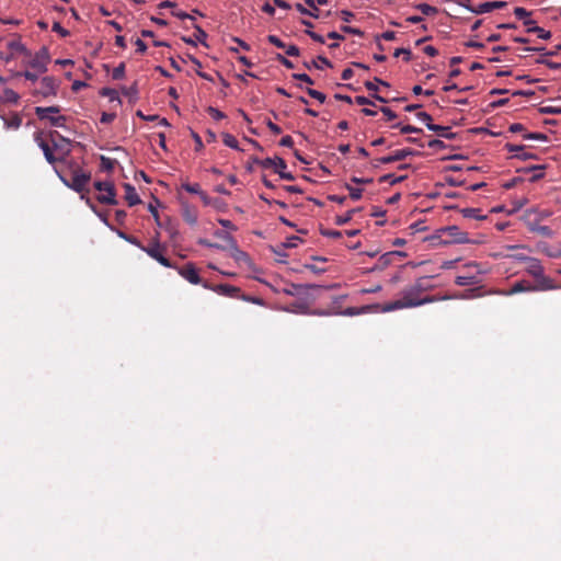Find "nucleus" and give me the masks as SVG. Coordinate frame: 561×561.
<instances>
[{
    "instance_id": "obj_1",
    "label": "nucleus",
    "mask_w": 561,
    "mask_h": 561,
    "mask_svg": "<svg viewBox=\"0 0 561 561\" xmlns=\"http://www.w3.org/2000/svg\"><path fill=\"white\" fill-rule=\"evenodd\" d=\"M526 272L536 279V288L539 290H553L559 288L554 282L545 275L543 266L536 257L528 260Z\"/></svg>"
},
{
    "instance_id": "obj_2",
    "label": "nucleus",
    "mask_w": 561,
    "mask_h": 561,
    "mask_svg": "<svg viewBox=\"0 0 561 561\" xmlns=\"http://www.w3.org/2000/svg\"><path fill=\"white\" fill-rule=\"evenodd\" d=\"M444 299H447V297H440V298L434 297V296L425 297V298H423V301H412V300L410 301V300H404L403 297H401L398 300L386 304L381 308V310H382V312H391L394 310L414 308V307L423 306L426 304H431V302L444 300Z\"/></svg>"
},
{
    "instance_id": "obj_3",
    "label": "nucleus",
    "mask_w": 561,
    "mask_h": 561,
    "mask_svg": "<svg viewBox=\"0 0 561 561\" xmlns=\"http://www.w3.org/2000/svg\"><path fill=\"white\" fill-rule=\"evenodd\" d=\"M60 112L58 106H47V107H35V114L41 121H49L51 126L55 127H64L66 123V117L64 115H57Z\"/></svg>"
},
{
    "instance_id": "obj_4",
    "label": "nucleus",
    "mask_w": 561,
    "mask_h": 561,
    "mask_svg": "<svg viewBox=\"0 0 561 561\" xmlns=\"http://www.w3.org/2000/svg\"><path fill=\"white\" fill-rule=\"evenodd\" d=\"M256 163H259L262 168H273L276 173L279 174L282 179L285 180H293L294 176L291 173L286 172V162L284 159L279 157L275 158H266L264 160H256Z\"/></svg>"
},
{
    "instance_id": "obj_5",
    "label": "nucleus",
    "mask_w": 561,
    "mask_h": 561,
    "mask_svg": "<svg viewBox=\"0 0 561 561\" xmlns=\"http://www.w3.org/2000/svg\"><path fill=\"white\" fill-rule=\"evenodd\" d=\"M95 188L101 192L98 196V201L106 205H115V191L114 185L111 182H96Z\"/></svg>"
},
{
    "instance_id": "obj_6",
    "label": "nucleus",
    "mask_w": 561,
    "mask_h": 561,
    "mask_svg": "<svg viewBox=\"0 0 561 561\" xmlns=\"http://www.w3.org/2000/svg\"><path fill=\"white\" fill-rule=\"evenodd\" d=\"M225 241L227 242L231 257H233L238 263L250 262L249 255L244 251L239 249L236 240L231 234H225Z\"/></svg>"
},
{
    "instance_id": "obj_7",
    "label": "nucleus",
    "mask_w": 561,
    "mask_h": 561,
    "mask_svg": "<svg viewBox=\"0 0 561 561\" xmlns=\"http://www.w3.org/2000/svg\"><path fill=\"white\" fill-rule=\"evenodd\" d=\"M458 3L474 14L488 13L494 9H502L506 5V2H504V1L483 2L474 8L470 7L469 4H467L462 1H459Z\"/></svg>"
},
{
    "instance_id": "obj_8",
    "label": "nucleus",
    "mask_w": 561,
    "mask_h": 561,
    "mask_svg": "<svg viewBox=\"0 0 561 561\" xmlns=\"http://www.w3.org/2000/svg\"><path fill=\"white\" fill-rule=\"evenodd\" d=\"M49 61V54L46 47L41 48V50L34 56V58L30 61V66L37 70L38 73H43L47 70V64Z\"/></svg>"
},
{
    "instance_id": "obj_9",
    "label": "nucleus",
    "mask_w": 561,
    "mask_h": 561,
    "mask_svg": "<svg viewBox=\"0 0 561 561\" xmlns=\"http://www.w3.org/2000/svg\"><path fill=\"white\" fill-rule=\"evenodd\" d=\"M329 0H306L305 3L311 9V10H306V8L304 7V4L301 3H296L295 4V8L301 13V14H305V15H310L314 19H318L319 18V9H318V5H324L328 3Z\"/></svg>"
},
{
    "instance_id": "obj_10",
    "label": "nucleus",
    "mask_w": 561,
    "mask_h": 561,
    "mask_svg": "<svg viewBox=\"0 0 561 561\" xmlns=\"http://www.w3.org/2000/svg\"><path fill=\"white\" fill-rule=\"evenodd\" d=\"M39 85V89L35 92L36 94H41L45 98L56 95L58 84L53 77H44L41 80Z\"/></svg>"
},
{
    "instance_id": "obj_11",
    "label": "nucleus",
    "mask_w": 561,
    "mask_h": 561,
    "mask_svg": "<svg viewBox=\"0 0 561 561\" xmlns=\"http://www.w3.org/2000/svg\"><path fill=\"white\" fill-rule=\"evenodd\" d=\"M178 273L185 278L188 283L197 285L201 283V277L194 264L188 263L184 267L178 270Z\"/></svg>"
},
{
    "instance_id": "obj_12",
    "label": "nucleus",
    "mask_w": 561,
    "mask_h": 561,
    "mask_svg": "<svg viewBox=\"0 0 561 561\" xmlns=\"http://www.w3.org/2000/svg\"><path fill=\"white\" fill-rule=\"evenodd\" d=\"M90 179V175L87 174L83 171H76L72 174L70 184H68V187L75 190L76 192H81L84 186L87 185L88 181Z\"/></svg>"
},
{
    "instance_id": "obj_13",
    "label": "nucleus",
    "mask_w": 561,
    "mask_h": 561,
    "mask_svg": "<svg viewBox=\"0 0 561 561\" xmlns=\"http://www.w3.org/2000/svg\"><path fill=\"white\" fill-rule=\"evenodd\" d=\"M412 154H413V151L411 149H401V150L394 151L390 156H386V157L380 158L378 160V162L382 163V164H388V163H392V162H396V161L403 160L407 157L412 156Z\"/></svg>"
},
{
    "instance_id": "obj_14",
    "label": "nucleus",
    "mask_w": 561,
    "mask_h": 561,
    "mask_svg": "<svg viewBox=\"0 0 561 561\" xmlns=\"http://www.w3.org/2000/svg\"><path fill=\"white\" fill-rule=\"evenodd\" d=\"M526 291H540L538 288H536V285H531L526 280L517 282L515 283L510 290L505 291L504 295H514L519 293H526Z\"/></svg>"
},
{
    "instance_id": "obj_15",
    "label": "nucleus",
    "mask_w": 561,
    "mask_h": 561,
    "mask_svg": "<svg viewBox=\"0 0 561 561\" xmlns=\"http://www.w3.org/2000/svg\"><path fill=\"white\" fill-rule=\"evenodd\" d=\"M144 251L152 259H154L157 262H159L164 267H172L171 262L161 254L159 250V245H154L151 248H144Z\"/></svg>"
},
{
    "instance_id": "obj_16",
    "label": "nucleus",
    "mask_w": 561,
    "mask_h": 561,
    "mask_svg": "<svg viewBox=\"0 0 561 561\" xmlns=\"http://www.w3.org/2000/svg\"><path fill=\"white\" fill-rule=\"evenodd\" d=\"M194 28H195V35L192 37H183V41L188 44V45H193V46H196L197 43H201L203 45L206 46V37H207V34L206 32L199 26V25H194Z\"/></svg>"
},
{
    "instance_id": "obj_17",
    "label": "nucleus",
    "mask_w": 561,
    "mask_h": 561,
    "mask_svg": "<svg viewBox=\"0 0 561 561\" xmlns=\"http://www.w3.org/2000/svg\"><path fill=\"white\" fill-rule=\"evenodd\" d=\"M524 25L527 26V32L528 33H536L539 38L549 39L551 37V32L550 31H546L545 28L535 25V21L534 20L525 21Z\"/></svg>"
},
{
    "instance_id": "obj_18",
    "label": "nucleus",
    "mask_w": 561,
    "mask_h": 561,
    "mask_svg": "<svg viewBox=\"0 0 561 561\" xmlns=\"http://www.w3.org/2000/svg\"><path fill=\"white\" fill-rule=\"evenodd\" d=\"M124 188H125V198L129 206L138 205L141 202L138 193L136 192V188L133 185L126 183L124 185Z\"/></svg>"
},
{
    "instance_id": "obj_19",
    "label": "nucleus",
    "mask_w": 561,
    "mask_h": 561,
    "mask_svg": "<svg viewBox=\"0 0 561 561\" xmlns=\"http://www.w3.org/2000/svg\"><path fill=\"white\" fill-rule=\"evenodd\" d=\"M427 128L432 131L437 133L440 137L446 139H454L456 134L450 130L448 126H442L436 124H427Z\"/></svg>"
},
{
    "instance_id": "obj_20",
    "label": "nucleus",
    "mask_w": 561,
    "mask_h": 561,
    "mask_svg": "<svg viewBox=\"0 0 561 561\" xmlns=\"http://www.w3.org/2000/svg\"><path fill=\"white\" fill-rule=\"evenodd\" d=\"M19 100L20 95L10 88H4L2 91H0V102L2 103L16 104Z\"/></svg>"
},
{
    "instance_id": "obj_21",
    "label": "nucleus",
    "mask_w": 561,
    "mask_h": 561,
    "mask_svg": "<svg viewBox=\"0 0 561 561\" xmlns=\"http://www.w3.org/2000/svg\"><path fill=\"white\" fill-rule=\"evenodd\" d=\"M538 251L546 254L549 257L558 259L561 257V249L559 248H551L547 243H540L538 244Z\"/></svg>"
},
{
    "instance_id": "obj_22",
    "label": "nucleus",
    "mask_w": 561,
    "mask_h": 561,
    "mask_svg": "<svg viewBox=\"0 0 561 561\" xmlns=\"http://www.w3.org/2000/svg\"><path fill=\"white\" fill-rule=\"evenodd\" d=\"M396 253H399V251H391L382 254L379 257L377 265L373 270H383L390 265L392 263V257L396 256Z\"/></svg>"
},
{
    "instance_id": "obj_23",
    "label": "nucleus",
    "mask_w": 561,
    "mask_h": 561,
    "mask_svg": "<svg viewBox=\"0 0 561 561\" xmlns=\"http://www.w3.org/2000/svg\"><path fill=\"white\" fill-rule=\"evenodd\" d=\"M313 285H299V284H291L290 286L283 289V293L288 296H299L302 294L304 289L312 288Z\"/></svg>"
},
{
    "instance_id": "obj_24",
    "label": "nucleus",
    "mask_w": 561,
    "mask_h": 561,
    "mask_svg": "<svg viewBox=\"0 0 561 561\" xmlns=\"http://www.w3.org/2000/svg\"><path fill=\"white\" fill-rule=\"evenodd\" d=\"M305 66L308 69H323L324 67H331V62L325 57L319 56L317 59H313L310 62H306Z\"/></svg>"
},
{
    "instance_id": "obj_25",
    "label": "nucleus",
    "mask_w": 561,
    "mask_h": 561,
    "mask_svg": "<svg viewBox=\"0 0 561 561\" xmlns=\"http://www.w3.org/2000/svg\"><path fill=\"white\" fill-rule=\"evenodd\" d=\"M183 218L191 226H195L197 224V214H196V211L194 209H192L191 207H188L187 205L184 206Z\"/></svg>"
},
{
    "instance_id": "obj_26",
    "label": "nucleus",
    "mask_w": 561,
    "mask_h": 561,
    "mask_svg": "<svg viewBox=\"0 0 561 561\" xmlns=\"http://www.w3.org/2000/svg\"><path fill=\"white\" fill-rule=\"evenodd\" d=\"M461 214L465 218H473L477 220H483L486 218L485 215L480 214V209L478 208H463L461 209Z\"/></svg>"
},
{
    "instance_id": "obj_27",
    "label": "nucleus",
    "mask_w": 561,
    "mask_h": 561,
    "mask_svg": "<svg viewBox=\"0 0 561 561\" xmlns=\"http://www.w3.org/2000/svg\"><path fill=\"white\" fill-rule=\"evenodd\" d=\"M427 277H421L419 278L413 285H411V288L414 290L415 294H421L427 289H430V285L426 284Z\"/></svg>"
},
{
    "instance_id": "obj_28",
    "label": "nucleus",
    "mask_w": 561,
    "mask_h": 561,
    "mask_svg": "<svg viewBox=\"0 0 561 561\" xmlns=\"http://www.w3.org/2000/svg\"><path fill=\"white\" fill-rule=\"evenodd\" d=\"M401 296L404 300L423 301V298H420V295L415 294L411 286L404 288L401 293Z\"/></svg>"
},
{
    "instance_id": "obj_29",
    "label": "nucleus",
    "mask_w": 561,
    "mask_h": 561,
    "mask_svg": "<svg viewBox=\"0 0 561 561\" xmlns=\"http://www.w3.org/2000/svg\"><path fill=\"white\" fill-rule=\"evenodd\" d=\"M39 148L43 150V153L45 156V159L49 162V163H54L56 161L54 154H53V151L50 149V147L48 146V144H46L45 141L41 140L39 144H38Z\"/></svg>"
},
{
    "instance_id": "obj_30",
    "label": "nucleus",
    "mask_w": 561,
    "mask_h": 561,
    "mask_svg": "<svg viewBox=\"0 0 561 561\" xmlns=\"http://www.w3.org/2000/svg\"><path fill=\"white\" fill-rule=\"evenodd\" d=\"M222 141L227 147H229L231 149L240 150L238 140L231 134H228V133L224 134Z\"/></svg>"
},
{
    "instance_id": "obj_31",
    "label": "nucleus",
    "mask_w": 561,
    "mask_h": 561,
    "mask_svg": "<svg viewBox=\"0 0 561 561\" xmlns=\"http://www.w3.org/2000/svg\"><path fill=\"white\" fill-rule=\"evenodd\" d=\"M455 283L458 286H468L474 285L477 283V279L474 276H457Z\"/></svg>"
},
{
    "instance_id": "obj_32",
    "label": "nucleus",
    "mask_w": 561,
    "mask_h": 561,
    "mask_svg": "<svg viewBox=\"0 0 561 561\" xmlns=\"http://www.w3.org/2000/svg\"><path fill=\"white\" fill-rule=\"evenodd\" d=\"M182 188L185 190L186 192L188 193H192V194H202V188H201V185L198 183H183L182 184Z\"/></svg>"
},
{
    "instance_id": "obj_33",
    "label": "nucleus",
    "mask_w": 561,
    "mask_h": 561,
    "mask_svg": "<svg viewBox=\"0 0 561 561\" xmlns=\"http://www.w3.org/2000/svg\"><path fill=\"white\" fill-rule=\"evenodd\" d=\"M116 161L105 156H101V167L103 170L112 171L115 167Z\"/></svg>"
},
{
    "instance_id": "obj_34",
    "label": "nucleus",
    "mask_w": 561,
    "mask_h": 561,
    "mask_svg": "<svg viewBox=\"0 0 561 561\" xmlns=\"http://www.w3.org/2000/svg\"><path fill=\"white\" fill-rule=\"evenodd\" d=\"M346 190L348 191L350 193V196L352 199L354 201H358L362 198V194H363V190L362 188H358V187H354L350 184H346Z\"/></svg>"
},
{
    "instance_id": "obj_35",
    "label": "nucleus",
    "mask_w": 561,
    "mask_h": 561,
    "mask_svg": "<svg viewBox=\"0 0 561 561\" xmlns=\"http://www.w3.org/2000/svg\"><path fill=\"white\" fill-rule=\"evenodd\" d=\"M416 8L425 15H433L437 12L435 7H432L427 3H420Z\"/></svg>"
},
{
    "instance_id": "obj_36",
    "label": "nucleus",
    "mask_w": 561,
    "mask_h": 561,
    "mask_svg": "<svg viewBox=\"0 0 561 561\" xmlns=\"http://www.w3.org/2000/svg\"><path fill=\"white\" fill-rule=\"evenodd\" d=\"M393 127H399L401 133H403V134L421 133L422 131V129L419 127L411 126V125H401L399 123L393 125Z\"/></svg>"
},
{
    "instance_id": "obj_37",
    "label": "nucleus",
    "mask_w": 561,
    "mask_h": 561,
    "mask_svg": "<svg viewBox=\"0 0 561 561\" xmlns=\"http://www.w3.org/2000/svg\"><path fill=\"white\" fill-rule=\"evenodd\" d=\"M525 139L528 140H537V141H547V136L541 133H527L524 135Z\"/></svg>"
},
{
    "instance_id": "obj_38",
    "label": "nucleus",
    "mask_w": 561,
    "mask_h": 561,
    "mask_svg": "<svg viewBox=\"0 0 561 561\" xmlns=\"http://www.w3.org/2000/svg\"><path fill=\"white\" fill-rule=\"evenodd\" d=\"M404 179H405V175L394 176L392 174H386L380 179V181L389 182L390 184H397L399 182H402Z\"/></svg>"
},
{
    "instance_id": "obj_39",
    "label": "nucleus",
    "mask_w": 561,
    "mask_h": 561,
    "mask_svg": "<svg viewBox=\"0 0 561 561\" xmlns=\"http://www.w3.org/2000/svg\"><path fill=\"white\" fill-rule=\"evenodd\" d=\"M514 13L518 19L523 20V23L527 20H530L529 19L530 12L524 8H520V7L515 8Z\"/></svg>"
},
{
    "instance_id": "obj_40",
    "label": "nucleus",
    "mask_w": 561,
    "mask_h": 561,
    "mask_svg": "<svg viewBox=\"0 0 561 561\" xmlns=\"http://www.w3.org/2000/svg\"><path fill=\"white\" fill-rule=\"evenodd\" d=\"M307 93L316 99L317 101H319L320 103H324L325 101V94H323L322 92L318 91V90H314V89H311V88H308L307 89Z\"/></svg>"
},
{
    "instance_id": "obj_41",
    "label": "nucleus",
    "mask_w": 561,
    "mask_h": 561,
    "mask_svg": "<svg viewBox=\"0 0 561 561\" xmlns=\"http://www.w3.org/2000/svg\"><path fill=\"white\" fill-rule=\"evenodd\" d=\"M377 83L388 87V83H387V82H385V81H382V80H381V79H379V78H375V81H374V82H371V81H366V82H365V87H366V89H367V90L376 92V91H377V89H378V88H377Z\"/></svg>"
},
{
    "instance_id": "obj_42",
    "label": "nucleus",
    "mask_w": 561,
    "mask_h": 561,
    "mask_svg": "<svg viewBox=\"0 0 561 561\" xmlns=\"http://www.w3.org/2000/svg\"><path fill=\"white\" fill-rule=\"evenodd\" d=\"M355 209L348 210L344 216H337L335 219L336 225L342 226L352 219Z\"/></svg>"
},
{
    "instance_id": "obj_43",
    "label": "nucleus",
    "mask_w": 561,
    "mask_h": 561,
    "mask_svg": "<svg viewBox=\"0 0 561 561\" xmlns=\"http://www.w3.org/2000/svg\"><path fill=\"white\" fill-rule=\"evenodd\" d=\"M124 75H125V65L124 64H119L117 67L114 68L113 72H112V77L115 80L122 79L124 77Z\"/></svg>"
},
{
    "instance_id": "obj_44",
    "label": "nucleus",
    "mask_w": 561,
    "mask_h": 561,
    "mask_svg": "<svg viewBox=\"0 0 561 561\" xmlns=\"http://www.w3.org/2000/svg\"><path fill=\"white\" fill-rule=\"evenodd\" d=\"M539 111L542 114H561L560 106H541Z\"/></svg>"
},
{
    "instance_id": "obj_45",
    "label": "nucleus",
    "mask_w": 561,
    "mask_h": 561,
    "mask_svg": "<svg viewBox=\"0 0 561 561\" xmlns=\"http://www.w3.org/2000/svg\"><path fill=\"white\" fill-rule=\"evenodd\" d=\"M293 312L308 313V305L306 302H295L293 305Z\"/></svg>"
},
{
    "instance_id": "obj_46",
    "label": "nucleus",
    "mask_w": 561,
    "mask_h": 561,
    "mask_svg": "<svg viewBox=\"0 0 561 561\" xmlns=\"http://www.w3.org/2000/svg\"><path fill=\"white\" fill-rule=\"evenodd\" d=\"M122 91L126 96H128L131 100H135L137 98V88L135 84L129 88H123Z\"/></svg>"
},
{
    "instance_id": "obj_47",
    "label": "nucleus",
    "mask_w": 561,
    "mask_h": 561,
    "mask_svg": "<svg viewBox=\"0 0 561 561\" xmlns=\"http://www.w3.org/2000/svg\"><path fill=\"white\" fill-rule=\"evenodd\" d=\"M533 231H536L542 236L551 237L552 231L548 226H537L533 228Z\"/></svg>"
},
{
    "instance_id": "obj_48",
    "label": "nucleus",
    "mask_w": 561,
    "mask_h": 561,
    "mask_svg": "<svg viewBox=\"0 0 561 561\" xmlns=\"http://www.w3.org/2000/svg\"><path fill=\"white\" fill-rule=\"evenodd\" d=\"M208 113L216 121L222 119L225 117V114L222 112H220L218 108H215L213 106L208 107Z\"/></svg>"
},
{
    "instance_id": "obj_49",
    "label": "nucleus",
    "mask_w": 561,
    "mask_h": 561,
    "mask_svg": "<svg viewBox=\"0 0 561 561\" xmlns=\"http://www.w3.org/2000/svg\"><path fill=\"white\" fill-rule=\"evenodd\" d=\"M53 31L54 32H57L59 35H61L62 37H66L69 35V32L64 28L59 22H54L53 24Z\"/></svg>"
},
{
    "instance_id": "obj_50",
    "label": "nucleus",
    "mask_w": 561,
    "mask_h": 561,
    "mask_svg": "<svg viewBox=\"0 0 561 561\" xmlns=\"http://www.w3.org/2000/svg\"><path fill=\"white\" fill-rule=\"evenodd\" d=\"M416 117H417L419 121L425 123L426 126H427V124H433L432 123V116L428 113H426V112H419L416 114Z\"/></svg>"
},
{
    "instance_id": "obj_51",
    "label": "nucleus",
    "mask_w": 561,
    "mask_h": 561,
    "mask_svg": "<svg viewBox=\"0 0 561 561\" xmlns=\"http://www.w3.org/2000/svg\"><path fill=\"white\" fill-rule=\"evenodd\" d=\"M267 41L275 45L278 48H285V44L276 36V35H268Z\"/></svg>"
},
{
    "instance_id": "obj_52",
    "label": "nucleus",
    "mask_w": 561,
    "mask_h": 561,
    "mask_svg": "<svg viewBox=\"0 0 561 561\" xmlns=\"http://www.w3.org/2000/svg\"><path fill=\"white\" fill-rule=\"evenodd\" d=\"M293 78L296 80L304 81L308 84H313L312 79L307 73H294Z\"/></svg>"
},
{
    "instance_id": "obj_53",
    "label": "nucleus",
    "mask_w": 561,
    "mask_h": 561,
    "mask_svg": "<svg viewBox=\"0 0 561 561\" xmlns=\"http://www.w3.org/2000/svg\"><path fill=\"white\" fill-rule=\"evenodd\" d=\"M102 94L108 96L111 101L118 100V93L114 89H103Z\"/></svg>"
},
{
    "instance_id": "obj_54",
    "label": "nucleus",
    "mask_w": 561,
    "mask_h": 561,
    "mask_svg": "<svg viewBox=\"0 0 561 561\" xmlns=\"http://www.w3.org/2000/svg\"><path fill=\"white\" fill-rule=\"evenodd\" d=\"M300 241L299 237H290L287 239L285 243H283L284 248H295L297 247L298 242Z\"/></svg>"
},
{
    "instance_id": "obj_55",
    "label": "nucleus",
    "mask_w": 561,
    "mask_h": 561,
    "mask_svg": "<svg viewBox=\"0 0 561 561\" xmlns=\"http://www.w3.org/2000/svg\"><path fill=\"white\" fill-rule=\"evenodd\" d=\"M380 111L385 114L388 121L397 118V114L389 107L383 106L380 108Z\"/></svg>"
},
{
    "instance_id": "obj_56",
    "label": "nucleus",
    "mask_w": 561,
    "mask_h": 561,
    "mask_svg": "<svg viewBox=\"0 0 561 561\" xmlns=\"http://www.w3.org/2000/svg\"><path fill=\"white\" fill-rule=\"evenodd\" d=\"M9 47L21 53L26 51L25 46L21 42H10Z\"/></svg>"
},
{
    "instance_id": "obj_57",
    "label": "nucleus",
    "mask_w": 561,
    "mask_h": 561,
    "mask_svg": "<svg viewBox=\"0 0 561 561\" xmlns=\"http://www.w3.org/2000/svg\"><path fill=\"white\" fill-rule=\"evenodd\" d=\"M321 234L329 238H340L342 236V232L339 230H322Z\"/></svg>"
},
{
    "instance_id": "obj_58",
    "label": "nucleus",
    "mask_w": 561,
    "mask_h": 561,
    "mask_svg": "<svg viewBox=\"0 0 561 561\" xmlns=\"http://www.w3.org/2000/svg\"><path fill=\"white\" fill-rule=\"evenodd\" d=\"M394 57H399L400 55H404L405 56V60H410V56H411V51L407 48H397L394 50Z\"/></svg>"
},
{
    "instance_id": "obj_59",
    "label": "nucleus",
    "mask_w": 561,
    "mask_h": 561,
    "mask_svg": "<svg viewBox=\"0 0 561 561\" xmlns=\"http://www.w3.org/2000/svg\"><path fill=\"white\" fill-rule=\"evenodd\" d=\"M342 31L345 32V33L357 35V36H362L363 35V32L359 28H355V27H352V26H342Z\"/></svg>"
},
{
    "instance_id": "obj_60",
    "label": "nucleus",
    "mask_w": 561,
    "mask_h": 561,
    "mask_svg": "<svg viewBox=\"0 0 561 561\" xmlns=\"http://www.w3.org/2000/svg\"><path fill=\"white\" fill-rule=\"evenodd\" d=\"M306 33L316 42L320 43V44H324V37L319 35L318 33H312V31L310 30H307Z\"/></svg>"
},
{
    "instance_id": "obj_61",
    "label": "nucleus",
    "mask_w": 561,
    "mask_h": 561,
    "mask_svg": "<svg viewBox=\"0 0 561 561\" xmlns=\"http://www.w3.org/2000/svg\"><path fill=\"white\" fill-rule=\"evenodd\" d=\"M172 14L180 20H186V19L194 20V18L191 14H188L184 11H174V12H172Z\"/></svg>"
},
{
    "instance_id": "obj_62",
    "label": "nucleus",
    "mask_w": 561,
    "mask_h": 561,
    "mask_svg": "<svg viewBox=\"0 0 561 561\" xmlns=\"http://www.w3.org/2000/svg\"><path fill=\"white\" fill-rule=\"evenodd\" d=\"M355 101L359 105H374L373 101H370L368 98L362 96V95L360 96H356Z\"/></svg>"
},
{
    "instance_id": "obj_63",
    "label": "nucleus",
    "mask_w": 561,
    "mask_h": 561,
    "mask_svg": "<svg viewBox=\"0 0 561 561\" xmlns=\"http://www.w3.org/2000/svg\"><path fill=\"white\" fill-rule=\"evenodd\" d=\"M278 61L288 69L294 68V64L282 55L277 56Z\"/></svg>"
},
{
    "instance_id": "obj_64",
    "label": "nucleus",
    "mask_w": 561,
    "mask_h": 561,
    "mask_svg": "<svg viewBox=\"0 0 561 561\" xmlns=\"http://www.w3.org/2000/svg\"><path fill=\"white\" fill-rule=\"evenodd\" d=\"M135 45L137 47V51L139 53H145L147 50V45L144 41H141L140 38H137L135 41Z\"/></svg>"
}]
</instances>
